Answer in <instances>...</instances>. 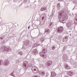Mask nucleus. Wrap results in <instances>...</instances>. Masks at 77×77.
Wrapping results in <instances>:
<instances>
[{"instance_id": "f257e3e1", "label": "nucleus", "mask_w": 77, "mask_h": 77, "mask_svg": "<svg viewBox=\"0 0 77 77\" xmlns=\"http://www.w3.org/2000/svg\"><path fill=\"white\" fill-rule=\"evenodd\" d=\"M58 14H59L60 17H59L60 18L63 19L62 20V21H65V19H67L68 17L66 15H64V11H60L58 13Z\"/></svg>"}, {"instance_id": "f03ea898", "label": "nucleus", "mask_w": 77, "mask_h": 77, "mask_svg": "<svg viewBox=\"0 0 77 77\" xmlns=\"http://www.w3.org/2000/svg\"><path fill=\"white\" fill-rule=\"evenodd\" d=\"M31 69L33 73H34V74H36V73H38V71H39L38 68L35 66H32L31 68Z\"/></svg>"}, {"instance_id": "7ed1b4c3", "label": "nucleus", "mask_w": 77, "mask_h": 77, "mask_svg": "<svg viewBox=\"0 0 77 77\" xmlns=\"http://www.w3.org/2000/svg\"><path fill=\"white\" fill-rule=\"evenodd\" d=\"M4 50H3V51L4 52H8V51H9V50H11V49L10 48L9 46H8L7 47H4Z\"/></svg>"}, {"instance_id": "20e7f679", "label": "nucleus", "mask_w": 77, "mask_h": 77, "mask_svg": "<svg viewBox=\"0 0 77 77\" xmlns=\"http://www.w3.org/2000/svg\"><path fill=\"white\" fill-rule=\"evenodd\" d=\"M64 29L63 26H60L58 28L57 31L58 32H59L60 33H62V32H63Z\"/></svg>"}, {"instance_id": "39448f33", "label": "nucleus", "mask_w": 77, "mask_h": 77, "mask_svg": "<svg viewBox=\"0 0 77 77\" xmlns=\"http://www.w3.org/2000/svg\"><path fill=\"white\" fill-rule=\"evenodd\" d=\"M53 63V62L51 61H48L46 63V66H51L52 64Z\"/></svg>"}, {"instance_id": "423d86ee", "label": "nucleus", "mask_w": 77, "mask_h": 77, "mask_svg": "<svg viewBox=\"0 0 77 77\" xmlns=\"http://www.w3.org/2000/svg\"><path fill=\"white\" fill-rule=\"evenodd\" d=\"M75 72V71H74V70H73L72 71H68L67 72L68 73V74H69V76H72L73 75H74V73Z\"/></svg>"}, {"instance_id": "0eeeda50", "label": "nucleus", "mask_w": 77, "mask_h": 77, "mask_svg": "<svg viewBox=\"0 0 77 77\" xmlns=\"http://www.w3.org/2000/svg\"><path fill=\"white\" fill-rule=\"evenodd\" d=\"M9 63V61L8 60H5L4 61V66H8Z\"/></svg>"}, {"instance_id": "6e6552de", "label": "nucleus", "mask_w": 77, "mask_h": 77, "mask_svg": "<svg viewBox=\"0 0 77 77\" xmlns=\"http://www.w3.org/2000/svg\"><path fill=\"white\" fill-rule=\"evenodd\" d=\"M44 40H45L44 38H42L40 39L39 41H38L37 42V43L39 44H42V42H43L44 41Z\"/></svg>"}, {"instance_id": "1a4fd4ad", "label": "nucleus", "mask_w": 77, "mask_h": 77, "mask_svg": "<svg viewBox=\"0 0 77 77\" xmlns=\"http://www.w3.org/2000/svg\"><path fill=\"white\" fill-rule=\"evenodd\" d=\"M45 32L44 34H45V33H46V35L48 34V33L50 32V30L49 29H45Z\"/></svg>"}, {"instance_id": "9d476101", "label": "nucleus", "mask_w": 77, "mask_h": 77, "mask_svg": "<svg viewBox=\"0 0 77 77\" xmlns=\"http://www.w3.org/2000/svg\"><path fill=\"white\" fill-rule=\"evenodd\" d=\"M30 43V41L29 40H26L24 42V45H25L26 46H29V44Z\"/></svg>"}, {"instance_id": "9b49d317", "label": "nucleus", "mask_w": 77, "mask_h": 77, "mask_svg": "<svg viewBox=\"0 0 77 77\" xmlns=\"http://www.w3.org/2000/svg\"><path fill=\"white\" fill-rule=\"evenodd\" d=\"M56 75V74L54 72H51V77H55Z\"/></svg>"}, {"instance_id": "f8f14e48", "label": "nucleus", "mask_w": 77, "mask_h": 77, "mask_svg": "<svg viewBox=\"0 0 77 77\" xmlns=\"http://www.w3.org/2000/svg\"><path fill=\"white\" fill-rule=\"evenodd\" d=\"M64 67L65 69H70V67L67 64H65L64 66Z\"/></svg>"}, {"instance_id": "ddd939ff", "label": "nucleus", "mask_w": 77, "mask_h": 77, "mask_svg": "<svg viewBox=\"0 0 77 77\" xmlns=\"http://www.w3.org/2000/svg\"><path fill=\"white\" fill-rule=\"evenodd\" d=\"M45 10H47V8L45 7L42 8L40 9L41 11H44Z\"/></svg>"}, {"instance_id": "4468645a", "label": "nucleus", "mask_w": 77, "mask_h": 77, "mask_svg": "<svg viewBox=\"0 0 77 77\" xmlns=\"http://www.w3.org/2000/svg\"><path fill=\"white\" fill-rule=\"evenodd\" d=\"M40 74L42 75L43 76H45V72H42L40 73Z\"/></svg>"}, {"instance_id": "2eb2a0df", "label": "nucleus", "mask_w": 77, "mask_h": 77, "mask_svg": "<svg viewBox=\"0 0 77 77\" xmlns=\"http://www.w3.org/2000/svg\"><path fill=\"white\" fill-rule=\"evenodd\" d=\"M22 48L23 49H25V50H26V49L27 48V46H26V45L24 44L23 45V47H22Z\"/></svg>"}, {"instance_id": "dca6fc26", "label": "nucleus", "mask_w": 77, "mask_h": 77, "mask_svg": "<svg viewBox=\"0 0 77 77\" xmlns=\"http://www.w3.org/2000/svg\"><path fill=\"white\" fill-rule=\"evenodd\" d=\"M43 53H44V54L45 55V53H44V52H40L39 54L41 56H42V55Z\"/></svg>"}, {"instance_id": "f3484780", "label": "nucleus", "mask_w": 77, "mask_h": 77, "mask_svg": "<svg viewBox=\"0 0 77 77\" xmlns=\"http://www.w3.org/2000/svg\"><path fill=\"white\" fill-rule=\"evenodd\" d=\"M3 63V61L2 60H0V65H2Z\"/></svg>"}, {"instance_id": "a211bd4d", "label": "nucleus", "mask_w": 77, "mask_h": 77, "mask_svg": "<svg viewBox=\"0 0 77 77\" xmlns=\"http://www.w3.org/2000/svg\"><path fill=\"white\" fill-rule=\"evenodd\" d=\"M18 54H20V55H21V56H23V52H22V51L19 52Z\"/></svg>"}, {"instance_id": "6ab92c4d", "label": "nucleus", "mask_w": 77, "mask_h": 77, "mask_svg": "<svg viewBox=\"0 0 77 77\" xmlns=\"http://www.w3.org/2000/svg\"><path fill=\"white\" fill-rule=\"evenodd\" d=\"M46 77H48L49 76V73H48V72H46Z\"/></svg>"}, {"instance_id": "aec40b11", "label": "nucleus", "mask_w": 77, "mask_h": 77, "mask_svg": "<svg viewBox=\"0 0 77 77\" xmlns=\"http://www.w3.org/2000/svg\"><path fill=\"white\" fill-rule=\"evenodd\" d=\"M23 66H24L25 68H26V63L23 64Z\"/></svg>"}, {"instance_id": "412c9836", "label": "nucleus", "mask_w": 77, "mask_h": 77, "mask_svg": "<svg viewBox=\"0 0 77 77\" xmlns=\"http://www.w3.org/2000/svg\"><path fill=\"white\" fill-rule=\"evenodd\" d=\"M43 53H46L47 52L46 51H45V49H44L43 50Z\"/></svg>"}, {"instance_id": "4be33fe9", "label": "nucleus", "mask_w": 77, "mask_h": 77, "mask_svg": "<svg viewBox=\"0 0 77 77\" xmlns=\"http://www.w3.org/2000/svg\"><path fill=\"white\" fill-rule=\"evenodd\" d=\"M36 50H37L36 49H35V50H34V51L35 53H36V52L38 51Z\"/></svg>"}, {"instance_id": "5701e85b", "label": "nucleus", "mask_w": 77, "mask_h": 77, "mask_svg": "<svg viewBox=\"0 0 77 77\" xmlns=\"http://www.w3.org/2000/svg\"><path fill=\"white\" fill-rule=\"evenodd\" d=\"M67 27H68L69 28H70V27H71V26L69 25V24L67 25Z\"/></svg>"}, {"instance_id": "b1692460", "label": "nucleus", "mask_w": 77, "mask_h": 77, "mask_svg": "<svg viewBox=\"0 0 77 77\" xmlns=\"http://www.w3.org/2000/svg\"><path fill=\"white\" fill-rule=\"evenodd\" d=\"M37 21H40V19H39V18H37Z\"/></svg>"}, {"instance_id": "393cba45", "label": "nucleus", "mask_w": 77, "mask_h": 77, "mask_svg": "<svg viewBox=\"0 0 77 77\" xmlns=\"http://www.w3.org/2000/svg\"><path fill=\"white\" fill-rule=\"evenodd\" d=\"M52 50H54V49H55V46H54L52 47Z\"/></svg>"}, {"instance_id": "a878e982", "label": "nucleus", "mask_w": 77, "mask_h": 77, "mask_svg": "<svg viewBox=\"0 0 77 77\" xmlns=\"http://www.w3.org/2000/svg\"><path fill=\"white\" fill-rule=\"evenodd\" d=\"M3 40V37H1L0 38V41H2Z\"/></svg>"}, {"instance_id": "bb28decb", "label": "nucleus", "mask_w": 77, "mask_h": 77, "mask_svg": "<svg viewBox=\"0 0 77 77\" xmlns=\"http://www.w3.org/2000/svg\"><path fill=\"white\" fill-rule=\"evenodd\" d=\"M44 18H45V17L44 16H43V17H42V19L43 20H44Z\"/></svg>"}, {"instance_id": "cd10ccee", "label": "nucleus", "mask_w": 77, "mask_h": 77, "mask_svg": "<svg viewBox=\"0 0 77 77\" xmlns=\"http://www.w3.org/2000/svg\"><path fill=\"white\" fill-rule=\"evenodd\" d=\"M68 36H66L65 37V38L66 39H68Z\"/></svg>"}, {"instance_id": "c85d7f7f", "label": "nucleus", "mask_w": 77, "mask_h": 77, "mask_svg": "<svg viewBox=\"0 0 77 77\" xmlns=\"http://www.w3.org/2000/svg\"><path fill=\"white\" fill-rule=\"evenodd\" d=\"M45 56V55H44V54H43L42 55L41 57H44Z\"/></svg>"}, {"instance_id": "c756f323", "label": "nucleus", "mask_w": 77, "mask_h": 77, "mask_svg": "<svg viewBox=\"0 0 77 77\" xmlns=\"http://www.w3.org/2000/svg\"><path fill=\"white\" fill-rule=\"evenodd\" d=\"M12 74H13V72H12V73L11 74V75L12 76H13V77H14V75H12Z\"/></svg>"}, {"instance_id": "7c9ffc66", "label": "nucleus", "mask_w": 77, "mask_h": 77, "mask_svg": "<svg viewBox=\"0 0 77 77\" xmlns=\"http://www.w3.org/2000/svg\"><path fill=\"white\" fill-rule=\"evenodd\" d=\"M52 24V23H51L49 26V27H50V26H51V25Z\"/></svg>"}, {"instance_id": "2f4dec72", "label": "nucleus", "mask_w": 77, "mask_h": 77, "mask_svg": "<svg viewBox=\"0 0 77 77\" xmlns=\"http://www.w3.org/2000/svg\"><path fill=\"white\" fill-rule=\"evenodd\" d=\"M33 77H38V76H33Z\"/></svg>"}, {"instance_id": "473e14b6", "label": "nucleus", "mask_w": 77, "mask_h": 77, "mask_svg": "<svg viewBox=\"0 0 77 77\" xmlns=\"http://www.w3.org/2000/svg\"><path fill=\"white\" fill-rule=\"evenodd\" d=\"M28 29H30V26H28Z\"/></svg>"}, {"instance_id": "72a5a7b5", "label": "nucleus", "mask_w": 77, "mask_h": 77, "mask_svg": "<svg viewBox=\"0 0 77 77\" xmlns=\"http://www.w3.org/2000/svg\"><path fill=\"white\" fill-rule=\"evenodd\" d=\"M57 5L60 6V4H59V3H58Z\"/></svg>"}, {"instance_id": "f704fd0d", "label": "nucleus", "mask_w": 77, "mask_h": 77, "mask_svg": "<svg viewBox=\"0 0 77 77\" xmlns=\"http://www.w3.org/2000/svg\"><path fill=\"white\" fill-rule=\"evenodd\" d=\"M61 23H65V22H61Z\"/></svg>"}, {"instance_id": "c9c22d12", "label": "nucleus", "mask_w": 77, "mask_h": 77, "mask_svg": "<svg viewBox=\"0 0 77 77\" xmlns=\"http://www.w3.org/2000/svg\"><path fill=\"white\" fill-rule=\"evenodd\" d=\"M63 0H59V1H60V2H62V1Z\"/></svg>"}, {"instance_id": "e433bc0d", "label": "nucleus", "mask_w": 77, "mask_h": 77, "mask_svg": "<svg viewBox=\"0 0 77 77\" xmlns=\"http://www.w3.org/2000/svg\"><path fill=\"white\" fill-rule=\"evenodd\" d=\"M65 77H68L67 76H65Z\"/></svg>"}, {"instance_id": "4c0bfd02", "label": "nucleus", "mask_w": 77, "mask_h": 77, "mask_svg": "<svg viewBox=\"0 0 77 77\" xmlns=\"http://www.w3.org/2000/svg\"><path fill=\"white\" fill-rule=\"evenodd\" d=\"M43 45H42L41 46H42Z\"/></svg>"}, {"instance_id": "58836bf2", "label": "nucleus", "mask_w": 77, "mask_h": 77, "mask_svg": "<svg viewBox=\"0 0 77 77\" xmlns=\"http://www.w3.org/2000/svg\"><path fill=\"white\" fill-rule=\"evenodd\" d=\"M69 32H71V31H69Z\"/></svg>"}, {"instance_id": "ea45409f", "label": "nucleus", "mask_w": 77, "mask_h": 77, "mask_svg": "<svg viewBox=\"0 0 77 77\" xmlns=\"http://www.w3.org/2000/svg\"><path fill=\"white\" fill-rule=\"evenodd\" d=\"M70 35H71V34H70Z\"/></svg>"}, {"instance_id": "a19ab883", "label": "nucleus", "mask_w": 77, "mask_h": 77, "mask_svg": "<svg viewBox=\"0 0 77 77\" xmlns=\"http://www.w3.org/2000/svg\"><path fill=\"white\" fill-rule=\"evenodd\" d=\"M73 9H74V8Z\"/></svg>"}]
</instances>
